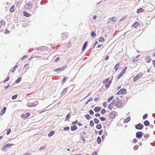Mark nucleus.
I'll return each instance as SVG.
<instances>
[{
  "label": "nucleus",
  "instance_id": "0e129e2a",
  "mask_svg": "<svg viewBox=\"0 0 155 155\" xmlns=\"http://www.w3.org/2000/svg\"><path fill=\"white\" fill-rule=\"evenodd\" d=\"M137 141H138L137 140L136 138H134V143H136L137 142Z\"/></svg>",
  "mask_w": 155,
  "mask_h": 155
},
{
  "label": "nucleus",
  "instance_id": "6e6d98bb",
  "mask_svg": "<svg viewBox=\"0 0 155 155\" xmlns=\"http://www.w3.org/2000/svg\"><path fill=\"white\" fill-rule=\"evenodd\" d=\"M4 33L5 34H7L9 33V31H8V30L6 29L5 30Z\"/></svg>",
  "mask_w": 155,
  "mask_h": 155
},
{
  "label": "nucleus",
  "instance_id": "a18cd8bd",
  "mask_svg": "<svg viewBox=\"0 0 155 155\" xmlns=\"http://www.w3.org/2000/svg\"><path fill=\"white\" fill-rule=\"evenodd\" d=\"M99 41H101L102 42H103L104 41V40L103 38H100L99 40Z\"/></svg>",
  "mask_w": 155,
  "mask_h": 155
},
{
  "label": "nucleus",
  "instance_id": "864d4df0",
  "mask_svg": "<svg viewBox=\"0 0 155 155\" xmlns=\"http://www.w3.org/2000/svg\"><path fill=\"white\" fill-rule=\"evenodd\" d=\"M105 112L106 110L105 109H103L101 111V113L103 114H104L105 113Z\"/></svg>",
  "mask_w": 155,
  "mask_h": 155
},
{
  "label": "nucleus",
  "instance_id": "c85d7f7f",
  "mask_svg": "<svg viewBox=\"0 0 155 155\" xmlns=\"http://www.w3.org/2000/svg\"><path fill=\"white\" fill-rule=\"evenodd\" d=\"M54 131H51L50 132V133L48 134V137H50L51 136H52L54 134Z\"/></svg>",
  "mask_w": 155,
  "mask_h": 155
},
{
  "label": "nucleus",
  "instance_id": "ddd939ff",
  "mask_svg": "<svg viewBox=\"0 0 155 155\" xmlns=\"http://www.w3.org/2000/svg\"><path fill=\"white\" fill-rule=\"evenodd\" d=\"M87 43L88 42L87 41H85L84 43L82 49V51H84L86 49L87 45Z\"/></svg>",
  "mask_w": 155,
  "mask_h": 155
},
{
  "label": "nucleus",
  "instance_id": "6ab92c4d",
  "mask_svg": "<svg viewBox=\"0 0 155 155\" xmlns=\"http://www.w3.org/2000/svg\"><path fill=\"white\" fill-rule=\"evenodd\" d=\"M139 26V23L137 22H135L132 25V26L135 28H137Z\"/></svg>",
  "mask_w": 155,
  "mask_h": 155
},
{
  "label": "nucleus",
  "instance_id": "9d476101",
  "mask_svg": "<svg viewBox=\"0 0 155 155\" xmlns=\"http://www.w3.org/2000/svg\"><path fill=\"white\" fill-rule=\"evenodd\" d=\"M135 127L138 130H141L143 128V125L140 124H138Z\"/></svg>",
  "mask_w": 155,
  "mask_h": 155
},
{
  "label": "nucleus",
  "instance_id": "338daca9",
  "mask_svg": "<svg viewBox=\"0 0 155 155\" xmlns=\"http://www.w3.org/2000/svg\"><path fill=\"white\" fill-rule=\"evenodd\" d=\"M152 63L153 65L154 66V67L155 68V60H153L152 61Z\"/></svg>",
  "mask_w": 155,
  "mask_h": 155
},
{
  "label": "nucleus",
  "instance_id": "a211bd4d",
  "mask_svg": "<svg viewBox=\"0 0 155 155\" xmlns=\"http://www.w3.org/2000/svg\"><path fill=\"white\" fill-rule=\"evenodd\" d=\"M6 107H4L3 108V109L1 110V112H0V115H3L5 112L6 110Z\"/></svg>",
  "mask_w": 155,
  "mask_h": 155
},
{
  "label": "nucleus",
  "instance_id": "3c124183",
  "mask_svg": "<svg viewBox=\"0 0 155 155\" xmlns=\"http://www.w3.org/2000/svg\"><path fill=\"white\" fill-rule=\"evenodd\" d=\"M112 21L114 22L116 21V17H112L111 18Z\"/></svg>",
  "mask_w": 155,
  "mask_h": 155
},
{
  "label": "nucleus",
  "instance_id": "2f4dec72",
  "mask_svg": "<svg viewBox=\"0 0 155 155\" xmlns=\"http://www.w3.org/2000/svg\"><path fill=\"white\" fill-rule=\"evenodd\" d=\"M97 142H98V144H100L101 141V137H97Z\"/></svg>",
  "mask_w": 155,
  "mask_h": 155
},
{
  "label": "nucleus",
  "instance_id": "f8f14e48",
  "mask_svg": "<svg viewBox=\"0 0 155 155\" xmlns=\"http://www.w3.org/2000/svg\"><path fill=\"white\" fill-rule=\"evenodd\" d=\"M101 109V108L100 107H96L94 109L95 112H97L100 111Z\"/></svg>",
  "mask_w": 155,
  "mask_h": 155
},
{
  "label": "nucleus",
  "instance_id": "473e14b6",
  "mask_svg": "<svg viewBox=\"0 0 155 155\" xmlns=\"http://www.w3.org/2000/svg\"><path fill=\"white\" fill-rule=\"evenodd\" d=\"M94 121L96 124H98L99 122V120L97 118H94Z\"/></svg>",
  "mask_w": 155,
  "mask_h": 155
},
{
  "label": "nucleus",
  "instance_id": "2eb2a0df",
  "mask_svg": "<svg viewBox=\"0 0 155 155\" xmlns=\"http://www.w3.org/2000/svg\"><path fill=\"white\" fill-rule=\"evenodd\" d=\"M23 12V15L24 16L27 17H28L30 16V14L28 13L27 12L25 11H24Z\"/></svg>",
  "mask_w": 155,
  "mask_h": 155
},
{
  "label": "nucleus",
  "instance_id": "774afa93",
  "mask_svg": "<svg viewBox=\"0 0 155 155\" xmlns=\"http://www.w3.org/2000/svg\"><path fill=\"white\" fill-rule=\"evenodd\" d=\"M91 155H97V153L95 152H93Z\"/></svg>",
  "mask_w": 155,
  "mask_h": 155
},
{
  "label": "nucleus",
  "instance_id": "b1692460",
  "mask_svg": "<svg viewBox=\"0 0 155 155\" xmlns=\"http://www.w3.org/2000/svg\"><path fill=\"white\" fill-rule=\"evenodd\" d=\"M130 117H128L126 119H125L124 122L126 123H127L130 120Z\"/></svg>",
  "mask_w": 155,
  "mask_h": 155
},
{
  "label": "nucleus",
  "instance_id": "f3484780",
  "mask_svg": "<svg viewBox=\"0 0 155 155\" xmlns=\"http://www.w3.org/2000/svg\"><path fill=\"white\" fill-rule=\"evenodd\" d=\"M71 130L72 131H74L78 129V127L76 125H74L71 127Z\"/></svg>",
  "mask_w": 155,
  "mask_h": 155
},
{
  "label": "nucleus",
  "instance_id": "412c9836",
  "mask_svg": "<svg viewBox=\"0 0 155 155\" xmlns=\"http://www.w3.org/2000/svg\"><path fill=\"white\" fill-rule=\"evenodd\" d=\"M64 68L63 67L55 69L54 70V71L57 72L61 71L62 70H63Z\"/></svg>",
  "mask_w": 155,
  "mask_h": 155
},
{
  "label": "nucleus",
  "instance_id": "37998d69",
  "mask_svg": "<svg viewBox=\"0 0 155 155\" xmlns=\"http://www.w3.org/2000/svg\"><path fill=\"white\" fill-rule=\"evenodd\" d=\"M123 74H123L121 72L118 76L117 79H119L120 77H121L123 75Z\"/></svg>",
  "mask_w": 155,
  "mask_h": 155
},
{
  "label": "nucleus",
  "instance_id": "de8ad7c7",
  "mask_svg": "<svg viewBox=\"0 0 155 155\" xmlns=\"http://www.w3.org/2000/svg\"><path fill=\"white\" fill-rule=\"evenodd\" d=\"M89 114L91 115H92L94 114V112L92 110H90L89 111Z\"/></svg>",
  "mask_w": 155,
  "mask_h": 155
},
{
  "label": "nucleus",
  "instance_id": "a19ab883",
  "mask_svg": "<svg viewBox=\"0 0 155 155\" xmlns=\"http://www.w3.org/2000/svg\"><path fill=\"white\" fill-rule=\"evenodd\" d=\"M18 96L17 94H15L12 97V99L13 100L16 99L17 97Z\"/></svg>",
  "mask_w": 155,
  "mask_h": 155
},
{
  "label": "nucleus",
  "instance_id": "72a5a7b5",
  "mask_svg": "<svg viewBox=\"0 0 155 155\" xmlns=\"http://www.w3.org/2000/svg\"><path fill=\"white\" fill-rule=\"evenodd\" d=\"M70 115L69 114H68L65 118V119L66 120H68L70 117Z\"/></svg>",
  "mask_w": 155,
  "mask_h": 155
},
{
  "label": "nucleus",
  "instance_id": "ea45409f",
  "mask_svg": "<svg viewBox=\"0 0 155 155\" xmlns=\"http://www.w3.org/2000/svg\"><path fill=\"white\" fill-rule=\"evenodd\" d=\"M70 128L68 127H67L63 128V129L64 131L69 130Z\"/></svg>",
  "mask_w": 155,
  "mask_h": 155
},
{
  "label": "nucleus",
  "instance_id": "39448f33",
  "mask_svg": "<svg viewBox=\"0 0 155 155\" xmlns=\"http://www.w3.org/2000/svg\"><path fill=\"white\" fill-rule=\"evenodd\" d=\"M143 74H142L140 73L138 74L134 78L133 81L134 82L136 81L137 80L141 78Z\"/></svg>",
  "mask_w": 155,
  "mask_h": 155
},
{
  "label": "nucleus",
  "instance_id": "423d86ee",
  "mask_svg": "<svg viewBox=\"0 0 155 155\" xmlns=\"http://www.w3.org/2000/svg\"><path fill=\"white\" fill-rule=\"evenodd\" d=\"M126 90L125 89H121L117 92V94L119 95L120 94H124L126 92Z\"/></svg>",
  "mask_w": 155,
  "mask_h": 155
},
{
  "label": "nucleus",
  "instance_id": "6e6552de",
  "mask_svg": "<svg viewBox=\"0 0 155 155\" xmlns=\"http://www.w3.org/2000/svg\"><path fill=\"white\" fill-rule=\"evenodd\" d=\"M30 115L29 113H27L25 114H22L21 115V117L22 118L24 119H25L28 118Z\"/></svg>",
  "mask_w": 155,
  "mask_h": 155
},
{
  "label": "nucleus",
  "instance_id": "8fccbe9b",
  "mask_svg": "<svg viewBox=\"0 0 155 155\" xmlns=\"http://www.w3.org/2000/svg\"><path fill=\"white\" fill-rule=\"evenodd\" d=\"M67 80V78L66 77H64L63 79V80H62V83L64 84V83H65L66 81V80Z\"/></svg>",
  "mask_w": 155,
  "mask_h": 155
},
{
  "label": "nucleus",
  "instance_id": "e433bc0d",
  "mask_svg": "<svg viewBox=\"0 0 155 155\" xmlns=\"http://www.w3.org/2000/svg\"><path fill=\"white\" fill-rule=\"evenodd\" d=\"M38 104L37 102H35V103H32L31 104V106L35 107Z\"/></svg>",
  "mask_w": 155,
  "mask_h": 155
},
{
  "label": "nucleus",
  "instance_id": "680f3d73",
  "mask_svg": "<svg viewBox=\"0 0 155 155\" xmlns=\"http://www.w3.org/2000/svg\"><path fill=\"white\" fill-rule=\"evenodd\" d=\"M59 60V57L57 58L55 60V62H58Z\"/></svg>",
  "mask_w": 155,
  "mask_h": 155
},
{
  "label": "nucleus",
  "instance_id": "09e8293b",
  "mask_svg": "<svg viewBox=\"0 0 155 155\" xmlns=\"http://www.w3.org/2000/svg\"><path fill=\"white\" fill-rule=\"evenodd\" d=\"M109 57L108 55H106L104 58V60L105 61H107L109 58Z\"/></svg>",
  "mask_w": 155,
  "mask_h": 155
},
{
  "label": "nucleus",
  "instance_id": "4468645a",
  "mask_svg": "<svg viewBox=\"0 0 155 155\" xmlns=\"http://www.w3.org/2000/svg\"><path fill=\"white\" fill-rule=\"evenodd\" d=\"M132 61L134 62H137L139 60L138 57H134L132 59Z\"/></svg>",
  "mask_w": 155,
  "mask_h": 155
},
{
  "label": "nucleus",
  "instance_id": "052dcab7",
  "mask_svg": "<svg viewBox=\"0 0 155 155\" xmlns=\"http://www.w3.org/2000/svg\"><path fill=\"white\" fill-rule=\"evenodd\" d=\"M78 123V121L77 120L75 121H74L72 122V124H76Z\"/></svg>",
  "mask_w": 155,
  "mask_h": 155
},
{
  "label": "nucleus",
  "instance_id": "bb28decb",
  "mask_svg": "<svg viewBox=\"0 0 155 155\" xmlns=\"http://www.w3.org/2000/svg\"><path fill=\"white\" fill-rule=\"evenodd\" d=\"M96 128L98 129H100L102 128V126L101 124H97L96 126Z\"/></svg>",
  "mask_w": 155,
  "mask_h": 155
},
{
  "label": "nucleus",
  "instance_id": "5fc2aeb1",
  "mask_svg": "<svg viewBox=\"0 0 155 155\" xmlns=\"http://www.w3.org/2000/svg\"><path fill=\"white\" fill-rule=\"evenodd\" d=\"M148 115L147 114H145L143 116V119L146 118L147 117Z\"/></svg>",
  "mask_w": 155,
  "mask_h": 155
},
{
  "label": "nucleus",
  "instance_id": "c9c22d12",
  "mask_svg": "<svg viewBox=\"0 0 155 155\" xmlns=\"http://www.w3.org/2000/svg\"><path fill=\"white\" fill-rule=\"evenodd\" d=\"M149 137V135L148 134H145L144 136V137L145 138L144 140H146Z\"/></svg>",
  "mask_w": 155,
  "mask_h": 155
},
{
  "label": "nucleus",
  "instance_id": "e2e57ef3",
  "mask_svg": "<svg viewBox=\"0 0 155 155\" xmlns=\"http://www.w3.org/2000/svg\"><path fill=\"white\" fill-rule=\"evenodd\" d=\"M100 114L99 113H97L95 114V116L96 117H98L100 116Z\"/></svg>",
  "mask_w": 155,
  "mask_h": 155
},
{
  "label": "nucleus",
  "instance_id": "4be33fe9",
  "mask_svg": "<svg viewBox=\"0 0 155 155\" xmlns=\"http://www.w3.org/2000/svg\"><path fill=\"white\" fill-rule=\"evenodd\" d=\"M144 9L141 8H140L138 9L137 11V13H140L141 12H142L143 11Z\"/></svg>",
  "mask_w": 155,
  "mask_h": 155
},
{
  "label": "nucleus",
  "instance_id": "c03bdc74",
  "mask_svg": "<svg viewBox=\"0 0 155 155\" xmlns=\"http://www.w3.org/2000/svg\"><path fill=\"white\" fill-rule=\"evenodd\" d=\"M99 119L101 120L102 121H104L105 120V118L103 117H100L99 118Z\"/></svg>",
  "mask_w": 155,
  "mask_h": 155
},
{
  "label": "nucleus",
  "instance_id": "20e7f679",
  "mask_svg": "<svg viewBox=\"0 0 155 155\" xmlns=\"http://www.w3.org/2000/svg\"><path fill=\"white\" fill-rule=\"evenodd\" d=\"M32 7V4L30 2H28L25 5V8L26 9H30Z\"/></svg>",
  "mask_w": 155,
  "mask_h": 155
},
{
  "label": "nucleus",
  "instance_id": "aec40b11",
  "mask_svg": "<svg viewBox=\"0 0 155 155\" xmlns=\"http://www.w3.org/2000/svg\"><path fill=\"white\" fill-rule=\"evenodd\" d=\"M120 66V64L119 63H118L117 64H116L114 68V69L116 71H117L118 69L119 68Z\"/></svg>",
  "mask_w": 155,
  "mask_h": 155
},
{
  "label": "nucleus",
  "instance_id": "f257e3e1",
  "mask_svg": "<svg viewBox=\"0 0 155 155\" xmlns=\"http://www.w3.org/2000/svg\"><path fill=\"white\" fill-rule=\"evenodd\" d=\"M109 80V78H107L105 79L104 80L102 81L103 84H106L105 85V86L106 88H108L109 87L111 82V81Z\"/></svg>",
  "mask_w": 155,
  "mask_h": 155
},
{
  "label": "nucleus",
  "instance_id": "dca6fc26",
  "mask_svg": "<svg viewBox=\"0 0 155 155\" xmlns=\"http://www.w3.org/2000/svg\"><path fill=\"white\" fill-rule=\"evenodd\" d=\"M0 28H1L2 25H5V22L3 20H1L0 21Z\"/></svg>",
  "mask_w": 155,
  "mask_h": 155
},
{
  "label": "nucleus",
  "instance_id": "4c0bfd02",
  "mask_svg": "<svg viewBox=\"0 0 155 155\" xmlns=\"http://www.w3.org/2000/svg\"><path fill=\"white\" fill-rule=\"evenodd\" d=\"M90 125L91 127H93L94 126V124L92 120H91L90 122Z\"/></svg>",
  "mask_w": 155,
  "mask_h": 155
},
{
  "label": "nucleus",
  "instance_id": "bf43d9fd",
  "mask_svg": "<svg viewBox=\"0 0 155 155\" xmlns=\"http://www.w3.org/2000/svg\"><path fill=\"white\" fill-rule=\"evenodd\" d=\"M102 132H103V130H101L100 131H99L98 132V134L99 135H101L102 134Z\"/></svg>",
  "mask_w": 155,
  "mask_h": 155
},
{
  "label": "nucleus",
  "instance_id": "c756f323",
  "mask_svg": "<svg viewBox=\"0 0 155 155\" xmlns=\"http://www.w3.org/2000/svg\"><path fill=\"white\" fill-rule=\"evenodd\" d=\"M21 77L19 78L15 81L16 83H18L20 82L21 81Z\"/></svg>",
  "mask_w": 155,
  "mask_h": 155
},
{
  "label": "nucleus",
  "instance_id": "58836bf2",
  "mask_svg": "<svg viewBox=\"0 0 155 155\" xmlns=\"http://www.w3.org/2000/svg\"><path fill=\"white\" fill-rule=\"evenodd\" d=\"M127 68V67H126L121 72L123 73V74H124L126 71V70Z\"/></svg>",
  "mask_w": 155,
  "mask_h": 155
},
{
  "label": "nucleus",
  "instance_id": "13d9d810",
  "mask_svg": "<svg viewBox=\"0 0 155 155\" xmlns=\"http://www.w3.org/2000/svg\"><path fill=\"white\" fill-rule=\"evenodd\" d=\"M27 57V56L26 55L24 56L22 58V60H24L25 59H26Z\"/></svg>",
  "mask_w": 155,
  "mask_h": 155
},
{
  "label": "nucleus",
  "instance_id": "f704fd0d",
  "mask_svg": "<svg viewBox=\"0 0 155 155\" xmlns=\"http://www.w3.org/2000/svg\"><path fill=\"white\" fill-rule=\"evenodd\" d=\"M91 36L92 37H95L96 34L93 31H92L91 33Z\"/></svg>",
  "mask_w": 155,
  "mask_h": 155
},
{
  "label": "nucleus",
  "instance_id": "393cba45",
  "mask_svg": "<svg viewBox=\"0 0 155 155\" xmlns=\"http://www.w3.org/2000/svg\"><path fill=\"white\" fill-rule=\"evenodd\" d=\"M9 11L11 12H13L14 11V6L13 5L12 6H11L9 9Z\"/></svg>",
  "mask_w": 155,
  "mask_h": 155
},
{
  "label": "nucleus",
  "instance_id": "69168bd1",
  "mask_svg": "<svg viewBox=\"0 0 155 155\" xmlns=\"http://www.w3.org/2000/svg\"><path fill=\"white\" fill-rule=\"evenodd\" d=\"M92 100H93V98H92V97H91V98H90L89 99V100H87V101H88V102H90V101H92Z\"/></svg>",
  "mask_w": 155,
  "mask_h": 155
},
{
  "label": "nucleus",
  "instance_id": "1a4fd4ad",
  "mask_svg": "<svg viewBox=\"0 0 155 155\" xmlns=\"http://www.w3.org/2000/svg\"><path fill=\"white\" fill-rule=\"evenodd\" d=\"M145 60L147 63H149L151 60V58L150 56H146Z\"/></svg>",
  "mask_w": 155,
  "mask_h": 155
},
{
  "label": "nucleus",
  "instance_id": "5701e85b",
  "mask_svg": "<svg viewBox=\"0 0 155 155\" xmlns=\"http://www.w3.org/2000/svg\"><path fill=\"white\" fill-rule=\"evenodd\" d=\"M144 124L146 126H148L149 125L150 123L148 121L146 120L144 122Z\"/></svg>",
  "mask_w": 155,
  "mask_h": 155
},
{
  "label": "nucleus",
  "instance_id": "a878e982",
  "mask_svg": "<svg viewBox=\"0 0 155 155\" xmlns=\"http://www.w3.org/2000/svg\"><path fill=\"white\" fill-rule=\"evenodd\" d=\"M13 145V144H12L11 143L7 144L5 146H4V148L10 147Z\"/></svg>",
  "mask_w": 155,
  "mask_h": 155
},
{
  "label": "nucleus",
  "instance_id": "0eeeda50",
  "mask_svg": "<svg viewBox=\"0 0 155 155\" xmlns=\"http://www.w3.org/2000/svg\"><path fill=\"white\" fill-rule=\"evenodd\" d=\"M143 135V133L142 132H138L136 133V137L138 139L141 138Z\"/></svg>",
  "mask_w": 155,
  "mask_h": 155
},
{
  "label": "nucleus",
  "instance_id": "7c9ffc66",
  "mask_svg": "<svg viewBox=\"0 0 155 155\" xmlns=\"http://www.w3.org/2000/svg\"><path fill=\"white\" fill-rule=\"evenodd\" d=\"M85 116L87 120H90L91 118V117L88 114H86Z\"/></svg>",
  "mask_w": 155,
  "mask_h": 155
},
{
  "label": "nucleus",
  "instance_id": "4d7b16f0",
  "mask_svg": "<svg viewBox=\"0 0 155 155\" xmlns=\"http://www.w3.org/2000/svg\"><path fill=\"white\" fill-rule=\"evenodd\" d=\"M107 104L106 102H104L103 104V105L104 107H106V105Z\"/></svg>",
  "mask_w": 155,
  "mask_h": 155
},
{
  "label": "nucleus",
  "instance_id": "79ce46f5",
  "mask_svg": "<svg viewBox=\"0 0 155 155\" xmlns=\"http://www.w3.org/2000/svg\"><path fill=\"white\" fill-rule=\"evenodd\" d=\"M9 78H10V77H8L6 79H5L4 81H3V82L4 83H5L7 81H8L9 79Z\"/></svg>",
  "mask_w": 155,
  "mask_h": 155
},
{
  "label": "nucleus",
  "instance_id": "cd10ccee",
  "mask_svg": "<svg viewBox=\"0 0 155 155\" xmlns=\"http://www.w3.org/2000/svg\"><path fill=\"white\" fill-rule=\"evenodd\" d=\"M114 98V96H112L110 97L109 98L107 99V102L109 103L110 102L113 98Z\"/></svg>",
  "mask_w": 155,
  "mask_h": 155
},
{
  "label": "nucleus",
  "instance_id": "49530a36",
  "mask_svg": "<svg viewBox=\"0 0 155 155\" xmlns=\"http://www.w3.org/2000/svg\"><path fill=\"white\" fill-rule=\"evenodd\" d=\"M6 130L7 131V135H8L11 132V130L10 129Z\"/></svg>",
  "mask_w": 155,
  "mask_h": 155
},
{
  "label": "nucleus",
  "instance_id": "7ed1b4c3",
  "mask_svg": "<svg viewBox=\"0 0 155 155\" xmlns=\"http://www.w3.org/2000/svg\"><path fill=\"white\" fill-rule=\"evenodd\" d=\"M115 100H114L112 102L108 105V108L110 110H112L113 109H114V107L115 106Z\"/></svg>",
  "mask_w": 155,
  "mask_h": 155
},
{
  "label": "nucleus",
  "instance_id": "9b49d317",
  "mask_svg": "<svg viewBox=\"0 0 155 155\" xmlns=\"http://www.w3.org/2000/svg\"><path fill=\"white\" fill-rule=\"evenodd\" d=\"M116 112L114 111H112L109 114V116L110 118H114L115 117Z\"/></svg>",
  "mask_w": 155,
  "mask_h": 155
},
{
  "label": "nucleus",
  "instance_id": "f03ea898",
  "mask_svg": "<svg viewBox=\"0 0 155 155\" xmlns=\"http://www.w3.org/2000/svg\"><path fill=\"white\" fill-rule=\"evenodd\" d=\"M118 99L117 101L115 100L114 104L118 108H121L122 107V101H120L119 100L118 98H117Z\"/></svg>",
  "mask_w": 155,
  "mask_h": 155
},
{
  "label": "nucleus",
  "instance_id": "603ef678",
  "mask_svg": "<svg viewBox=\"0 0 155 155\" xmlns=\"http://www.w3.org/2000/svg\"><path fill=\"white\" fill-rule=\"evenodd\" d=\"M139 147V146L137 145H135L134 147V149L135 150H137Z\"/></svg>",
  "mask_w": 155,
  "mask_h": 155
}]
</instances>
